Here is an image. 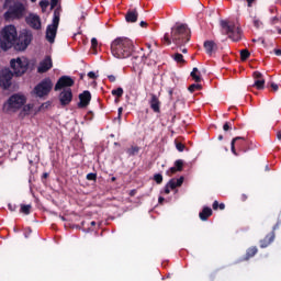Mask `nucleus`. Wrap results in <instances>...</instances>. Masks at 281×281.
I'll return each mask as SVG.
<instances>
[{
  "instance_id": "nucleus-44",
  "label": "nucleus",
  "mask_w": 281,
  "mask_h": 281,
  "mask_svg": "<svg viewBox=\"0 0 281 281\" xmlns=\"http://www.w3.org/2000/svg\"><path fill=\"white\" fill-rule=\"evenodd\" d=\"M252 78H255V80H262L263 79L260 71H255L252 74Z\"/></svg>"
},
{
  "instance_id": "nucleus-2",
  "label": "nucleus",
  "mask_w": 281,
  "mask_h": 281,
  "mask_svg": "<svg viewBox=\"0 0 281 281\" xmlns=\"http://www.w3.org/2000/svg\"><path fill=\"white\" fill-rule=\"evenodd\" d=\"M165 45H177L178 47H182L186 43H190V29L187 24H176L171 27V33H166L164 35Z\"/></svg>"
},
{
  "instance_id": "nucleus-62",
  "label": "nucleus",
  "mask_w": 281,
  "mask_h": 281,
  "mask_svg": "<svg viewBox=\"0 0 281 281\" xmlns=\"http://www.w3.org/2000/svg\"><path fill=\"white\" fill-rule=\"evenodd\" d=\"M122 111H123V109L119 108V117H122Z\"/></svg>"
},
{
  "instance_id": "nucleus-48",
  "label": "nucleus",
  "mask_w": 281,
  "mask_h": 281,
  "mask_svg": "<svg viewBox=\"0 0 281 281\" xmlns=\"http://www.w3.org/2000/svg\"><path fill=\"white\" fill-rule=\"evenodd\" d=\"M254 25H255V27H260V25H262V22H260V20H258V19H255Z\"/></svg>"
},
{
  "instance_id": "nucleus-35",
  "label": "nucleus",
  "mask_w": 281,
  "mask_h": 281,
  "mask_svg": "<svg viewBox=\"0 0 281 281\" xmlns=\"http://www.w3.org/2000/svg\"><path fill=\"white\" fill-rule=\"evenodd\" d=\"M238 138H233L232 143H231V150H232L233 155H235L236 157H238V153L236 151V140Z\"/></svg>"
},
{
  "instance_id": "nucleus-14",
  "label": "nucleus",
  "mask_w": 281,
  "mask_h": 281,
  "mask_svg": "<svg viewBox=\"0 0 281 281\" xmlns=\"http://www.w3.org/2000/svg\"><path fill=\"white\" fill-rule=\"evenodd\" d=\"M54 67V63L52 61V56H46L37 67V74H47L49 69Z\"/></svg>"
},
{
  "instance_id": "nucleus-54",
  "label": "nucleus",
  "mask_w": 281,
  "mask_h": 281,
  "mask_svg": "<svg viewBox=\"0 0 281 281\" xmlns=\"http://www.w3.org/2000/svg\"><path fill=\"white\" fill-rule=\"evenodd\" d=\"M170 187L168 184H166L165 187V194H170Z\"/></svg>"
},
{
  "instance_id": "nucleus-23",
  "label": "nucleus",
  "mask_w": 281,
  "mask_h": 281,
  "mask_svg": "<svg viewBox=\"0 0 281 281\" xmlns=\"http://www.w3.org/2000/svg\"><path fill=\"white\" fill-rule=\"evenodd\" d=\"M258 254V247L251 246L246 250V255L244 257V260H250V258H254Z\"/></svg>"
},
{
  "instance_id": "nucleus-47",
  "label": "nucleus",
  "mask_w": 281,
  "mask_h": 281,
  "mask_svg": "<svg viewBox=\"0 0 281 281\" xmlns=\"http://www.w3.org/2000/svg\"><path fill=\"white\" fill-rule=\"evenodd\" d=\"M88 78H90L91 80H95V78H98V76H95V72L90 71V72H88Z\"/></svg>"
},
{
  "instance_id": "nucleus-57",
  "label": "nucleus",
  "mask_w": 281,
  "mask_h": 281,
  "mask_svg": "<svg viewBox=\"0 0 281 281\" xmlns=\"http://www.w3.org/2000/svg\"><path fill=\"white\" fill-rule=\"evenodd\" d=\"M135 194H137V190L134 189L130 191V196H135Z\"/></svg>"
},
{
  "instance_id": "nucleus-16",
  "label": "nucleus",
  "mask_w": 281,
  "mask_h": 281,
  "mask_svg": "<svg viewBox=\"0 0 281 281\" xmlns=\"http://www.w3.org/2000/svg\"><path fill=\"white\" fill-rule=\"evenodd\" d=\"M149 106L154 113H161V101L157 94H150Z\"/></svg>"
},
{
  "instance_id": "nucleus-34",
  "label": "nucleus",
  "mask_w": 281,
  "mask_h": 281,
  "mask_svg": "<svg viewBox=\"0 0 281 281\" xmlns=\"http://www.w3.org/2000/svg\"><path fill=\"white\" fill-rule=\"evenodd\" d=\"M154 181L160 186V183H164V176L161 173L154 175Z\"/></svg>"
},
{
  "instance_id": "nucleus-9",
  "label": "nucleus",
  "mask_w": 281,
  "mask_h": 281,
  "mask_svg": "<svg viewBox=\"0 0 281 281\" xmlns=\"http://www.w3.org/2000/svg\"><path fill=\"white\" fill-rule=\"evenodd\" d=\"M221 25L223 30L226 32V34L228 35V38H232V41H234L235 43H237L238 41H240V38H243V30L240 29V26H236L234 22H228L223 20L221 22Z\"/></svg>"
},
{
  "instance_id": "nucleus-30",
  "label": "nucleus",
  "mask_w": 281,
  "mask_h": 281,
  "mask_svg": "<svg viewBox=\"0 0 281 281\" xmlns=\"http://www.w3.org/2000/svg\"><path fill=\"white\" fill-rule=\"evenodd\" d=\"M251 56V53H249L248 49H241L240 50V60L245 61Z\"/></svg>"
},
{
  "instance_id": "nucleus-11",
  "label": "nucleus",
  "mask_w": 281,
  "mask_h": 281,
  "mask_svg": "<svg viewBox=\"0 0 281 281\" xmlns=\"http://www.w3.org/2000/svg\"><path fill=\"white\" fill-rule=\"evenodd\" d=\"M280 226L281 220H278L276 225L272 227V232L266 235L265 238L259 241L261 249H267V247H269V245L276 240V232L277 229H280Z\"/></svg>"
},
{
  "instance_id": "nucleus-15",
  "label": "nucleus",
  "mask_w": 281,
  "mask_h": 281,
  "mask_svg": "<svg viewBox=\"0 0 281 281\" xmlns=\"http://www.w3.org/2000/svg\"><path fill=\"white\" fill-rule=\"evenodd\" d=\"M91 104V92L89 90L83 91L79 94V109H87V105Z\"/></svg>"
},
{
  "instance_id": "nucleus-58",
  "label": "nucleus",
  "mask_w": 281,
  "mask_h": 281,
  "mask_svg": "<svg viewBox=\"0 0 281 281\" xmlns=\"http://www.w3.org/2000/svg\"><path fill=\"white\" fill-rule=\"evenodd\" d=\"M165 201H166V199H165L164 196H159V198H158V203L161 204V203H164Z\"/></svg>"
},
{
  "instance_id": "nucleus-60",
  "label": "nucleus",
  "mask_w": 281,
  "mask_h": 281,
  "mask_svg": "<svg viewBox=\"0 0 281 281\" xmlns=\"http://www.w3.org/2000/svg\"><path fill=\"white\" fill-rule=\"evenodd\" d=\"M276 56H281V49H274Z\"/></svg>"
},
{
  "instance_id": "nucleus-55",
  "label": "nucleus",
  "mask_w": 281,
  "mask_h": 281,
  "mask_svg": "<svg viewBox=\"0 0 281 281\" xmlns=\"http://www.w3.org/2000/svg\"><path fill=\"white\" fill-rule=\"evenodd\" d=\"M247 199H248L247 194L244 193L240 195V201L245 202L247 201Z\"/></svg>"
},
{
  "instance_id": "nucleus-12",
  "label": "nucleus",
  "mask_w": 281,
  "mask_h": 281,
  "mask_svg": "<svg viewBox=\"0 0 281 281\" xmlns=\"http://www.w3.org/2000/svg\"><path fill=\"white\" fill-rule=\"evenodd\" d=\"M76 85V81L70 76H61L56 85H55V91H60L61 89H67L69 87H74Z\"/></svg>"
},
{
  "instance_id": "nucleus-13",
  "label": "nucleus",
  "mask_w": 281,
  "mask_h": 281,
  "mask_svg": "<svg viewBox=\"0 0 281 281\" xmlns=\"http://www.w3.org/2000/svg\"><path fill=\"white\" fill-rule=\"evenodd\" d=\"M72 100H74V92L70 90V88L64 89L59 93V103L61 106H69Z\"/></svg>"
},
{
  "instance_id": "nucleus-43",
  "label": "nucleus",
  "mask_w": 281,
  "mask_h": 281,
  "mask_svg": "<svg viewBox=\"0 0 281 281\" xmlns=\"http://www.w3.org/2000/svg\"><path fill=\"white\" fill-rule=\"evenodd\" d=\"M33 109H34V105L32 104L23 105L24 113H30Z\"/></svg>"
},
{
  "instance_id": "nucleus-45",
  "label": "nucleus",
  "mask_w": 281,
  "mask_h": 281,
  "mask_svg": "<svg viewBox=\"0 0 281 281\" xmlns=\"http://www.w3.org/2000/svg\"><path fill=\"white\" fill-rule=\"evenodd\" d=\"M151 55H153V50H150L148 55L143 54L142 57H140L142 63H146L148 60V58H150Z\"/></svg>"
},
{
  "instance_id": "nucleus-3",
  "label": "nucleus",
  "mask_w": 281,
  "mask_h": 281,
  "mask_svg": "<svg viewBox=\"0 0 281 281\" xmlns=\"http://www.w3.org/2000/svg\"><path fill=\"white\" fill-rule=\"evenodd\" d=\"M133 52H135V44L128 37H116L111 43L112 56H114V58H119V60L131 58V56H133Z\"/></svg>"
},
{
  "instance_id": "nucleus-42",
  "label": "nucleus",
  "mask_w": 281,
  "mask_h": 281,
  "mask_svg": "<svg viewBox=\"0 0 281 281\" xmlns=\"http://www.w3.org/2000/svg\"><path fill=\"white\" fill-rule=\"evenodd\" d=\"M176 172H179V170L177 169V167H171L169 168V170L167 171V175L169 177H172V175H176Z\"/></svg>"
},
{
  "instance_id": "nucleus-63",
  "label": "nucleus",
  "mask_w": 281,
  "mask_h": 281,
  "mask_svg": "<svg viewBox=\"0 0 281 281\" xmlns=\"http://www.w3.org/2000/svg\"><path fill=\"white\" fill-rule=\"evenodd\" d=\"M180 52H182V54H187L188 53V48H181Z\"/></svg>"
},
{
  "instance_id": "nucleus-32",
  "label": "nucleus",
  "mask_w": 281,
  "mask_h": 281,
  "mask_svg": "<svg viewBox=\"0 0 281 281\" xmlns=\"http://www.w3.org/2000/svg\"><path fill=\"white\" fill-rule=\"evenodd\" d=\"M91 49L93 50V54H98V38L95 37L91 38Z\"/></svg>"
},
{
  "instance_id": "nucleus-19",
  "label": "nucleus",
  "mask_w": 281,
  "mask_h": 281,
  "mask_svg": "<svg viewBox=\"0 0 281 281\" xmlns=\"http://www.w3.org/2000/svg\"><path fill=\"white\" fill-rule=\"evenodd\" d=\"M235 139V146H237L238 150H240V153H247V146H249L247 138L237 136Z\"/></svg>"
},
{
  "instance_id": "nucleus-6",
  "label": "nucleus",
  "mask_w": 281,
  "mask_h": 281,
  "mask_svg": "<svg viewBox=\"0 0 281 281\" xmlns=\"http://www.w3.org/2000/svg\"><path fill=\"white\" fill-rule=\"evenodd\" d=\"M33 40L34 35L32 34V31L24 30L16 36L13 47L16 52H25Z\"/></svg>"
},
{
  "instance_id": "nucleus-20",
  "label": "nucleus",
  "mask_w": 281,
  "mask_h": 281,
  "mask_svg": "<svg viewBox=\"0 0 281 281\" xmlns=\"http://www.w3.org/2000/svg\"><path fill=\"white\" fill-rule=\"evenodd\" d=\"M204 49H205L206 54L212 56V54H214V52H216V49H217L216 43H214V41L204 42Z\"/></svg>"
},
{
  "instance_id": "nucleus-41",
  "label": "nucleus",
  "mask_w": 281,
  "mask_h": 281,
  "mask_svg": "<svg viewBox=\"0 0 281 281\" xmlns=\"http://www.w3.org/2000/svg\"><path fill=\"white\" fill-rule=\"evenodd\" d=\"M176 148L179 150V153H183V150H186V145L182 143H176Z\"/></svg>"
},
{
  "instance_id": "nucleus-33",
  "label": "nucleus",
  "mask_w": 281,
  "mask_h": 281,
  "mask_svg": "<svg viewBox=\"0 0 281 281\" xmlns=\"http://www.w3.org/2000/svg\"><path fill=\"white\" fill-rule=\"evenodd\" d=\"M175 168L178 170V172H181L183 170V160L181 159L176 160Z\"/></svg>"
},
{
  "instance_id": "nucleus-53",
  "label": "nucleus",
  "mask_w": 281,
  "mask_h": 281,
  "mask_svg": "<svg viewBox=\"0 0 281 281\" xmlns=\"http://www.w3.org/2000/svg\"><path fill=\"white\" fill-rule=\"evenodd\" d=\"M271 89L273 90V91H278V89H279V87H278V83H271Z\"/></svg>"
},
{
  "instance_id": "nucleus-38",
  "label": "nucleus",
  "mask_w": 281,
  "mask_h": 281,
  "mask_svg": "<svg viewBox=\"0 0 281 281\" xmlns=\"http://www.w3.org/2000/svg\"><path fill=\"white\" fill-rule=\"evenodd\" d=\"M186 180V178L183 177V176H181L180 178H178V179H175V181H176V186L178 187V188H181L182 186H183V181Z\"/></svg>"
},
{
  "instance_id": "nucleus-59",
  "label": "nucleus",
  "mask_w": 281,
  "mask_h": 281,
  "mask_svg": "<svg viewBox=\"0 0 281 281\" xmlns=\"http://www.w3.org/2000/svg\"><path fill=\"white\" fill-rule=\"evenodd\" d=\"M48 178H49V173L44 172L43 176H42V179H48Z\"/></svg>"
},
{
  "instance_id": "nucleus-29",
  "label": "nucleus",
  "mask_w": 281,
  "mask_h": 281,
  "mask_svg": "<svg viewBox=\"0 0 281 281\" xmlns=\"http://www.w3.org/2000/svg\"><path fill=\"white\" fill-rule=\"evenodd\" d=\"M31 210H32V205H30V204H27V205L22 204L20 212L27 216L30 214Z\"/></svg>"
},
{
  "instance_id": "nucleus-26",
  "label": "nucleus",
  "mask_w": 281,
  "mask_h": 281,
  "mask_svg": "<svg viewBox=\"0 0 281 281\" xmlns=\"http://www.w3.org/2000/svg\"><path fill=\"white\" fill-rule=\"evenodd\" d=\"M127 155H130V157H135V155H137L139 153V147L138 146H132L131 148H128L126 150Z\"/></svg>"
},
{
  "instance_id": "nucleus-17",
  "label": "nucleus",
  "mask_w": 281,
  "mask_h": 281,
  "mask_svg": "<svg viewBox=\"0 0 281 281\" xmlns=\"http://www.w3.org/2000/svg\"><path fill=\"white\" fill-rule=\"evenodd\" d=\"M25 22L27 23V25H30V27H32L33 30H41L42 24H41V16L38 15H34V14H30V16H27L25 19Z\"/></svg>"
},
{
  "instance_id": "nucleus-49",
  "label": "nucleus",
  "mask_w": 281,
  "mask_h": 281,
  "mask_svg": "<svg viewBox=\"0 0 281 281\" xmlns=\"http://www.w3.org/2000/svg\"><path fill=\"white\" fill-rule=\"evenodd\" d=\"M8 207L10 210V212H16V205L10 203V204H8Z\"/></svg>"
},
{
  "instance_id": "nucleus-50",
  "label": "nucleus",
  "mask_w": 281,
  "mask_h": 281,
  "mask_svg": "<svg viewBox=\"0 0 281 281\" xmlns=\"http://www.w3.org/2000/svg\"><path fill=\"white\" fill-rule=\"evenodd\" d=\"M248 8H251V5H254V3H256V0H246Z\"/></svg>"
},
{
  "instance_id": "nucleus-4",
  "label": "nucleus",
  "mask_w": 281,
  "mask_h": 281,
  "mask_svg": "<svg viewBox=\"0 0 281 281\" xmlns=\"http://www.w3.org/2000/svg\"><path fill=\"white\" fill-rule=\"evenodd\" d=\"M25 102H27V98L24 94L14 93L3 103L2 111L8 115H12V113H16V111L23 109Z\"/></svg>"
},
{
  "instance_id": "nucleus-21",
  "label": "nucleus",
  "mask_w": 281,
  "mask_h": 281,
  "mask_svg": "<svg viewBox=\"0 0 281 281\" xmlns=\"http://www.w3.org/2000/svg\"><path fill=\"white\" fill-rule=\"evenodd\" d=\"M171 58L175 60V63H177V65H180V67H183V65L188 63L181 53H175L171 55Z\"/></svg>"
},
{
  "instance_id": "nucleus-10",
  "label": "nucleus",
  "mask_w": 281,
  "mask_h": 281,
  "mask_svg": "<svg viewBox=\"0 0 281 281\" xmlns=\"http://www.w3.org/2000/svg\"><path fill=\"white\" fill-rule=\"evenodd\" d=\"M52 89H54V82L49 77H46L34 87L33 93H35L36 98H45L52 93Z\"/></svg>"
},
{
  "instance_id": "nucleus-27",
  "label": "nucleus",
  "mask_w": 281,
  "mask_h": 281,
  "mask_svg": "<svg viewBox=\"0 0 281 281\" xmlns=\"http://www.w3.org/2000/svg\"><path fill=\"white\" fill-rule=\"evenodd\" d=\"M189 91L190 93H194V91H201V89H203V86L199 85V82L196 83H192L191 86H189Z\"/></svg>"
},
{
  "instance_id": "nucleus-5",
  "label": "nucleus",
  "mask_w": 281,
  "mask_h": 281,
  "mask_svg": "<svg viewBox=\"0 0 281 281\" xmlns=\"http://www.w3.org/2000/svg\"><path fill=\"white\" fill-rule=\"evenodd\" d=\"M16 26L14 25H7L3 27L1 31V36H2V49H12L14 46V43L16 42Z\"/></svg>"
},
{
  "instance_id": "nucleus-28",
  "label": "nucleus",
  "mask_w": 281,
  "mask_h": 281,
  "mask_svg": "<svg viewBox=\"0 0 281 281\" xmlns=\"http://www.w3.org/2000/svg\"><path fill=\"white\" fill-rule=\"evenodd\" d=\"M168 94H169L170 100H172V95H181V90H179L177 88H169Z\"/></svg>"
},
{
  "instance_id": "nucleus-52",
  "label": "nucleus",
  "mask_w": 281,
  "mask_h": 281,
  "mask_svg": "<svg viewBox=\"0 0 281 281\" xmlns=\"http://www.w3.org/2000/svg\"><path fill=\"white\" fill-rule=\"evenodd\" d=\"M218 207H220L218 201H214L213 202V210H218Z\"/></svg>"
},
{
  "instance_id": "nucleus-22",
  "label": "nucleus",
  "mask_w": 281,
  "mask_h": 281,
  "mask_svg": "<svg viewBox=\"0 0 281 281\" xmlns=\"http://www.w3.org/2000/svg\"><path fill=\"white\" fill-rule=\"evenodd\" d=\"M210 216H212V210L210 209V206H204L202 212H200L199 217L201 218V221H207Z\"/></svg>"
},
{
  "instance_id": "nucleus-18",
  "label": "nucleus",
  "mask_w": 281,
  "mask_h": 281,
  "mask_svg": "<svg viewBox=\"0 0 281 281\" xmlns=\"http://www.w3.org/2000/svg\"><path fill=\"white\" fill-rule=\"evenodd\" d=\"M138 16L139 13L137 12V9H130L125 14V21L126 23H137Z\"/></svg>"
},
{
  "instance_id": "nucleus-31",
  "label": "nucleus",
  "mask_w": 281,
  "mask_h": 281,
  "mask_svg": "<svg viewBox=\"0 0 281 281\" xmlns=\"http://www.w3.org/2000/svg\"><path fill=\"white\" fill-rule=\"evenodd\" d=\"M112 95H115L116 98H122L124 95V89L117 88L112 90Z\"/></svg>"
},
{
  "instance_id": "nucleus-37",
  "label": "nucleus",
  "mask_w": 281,
  "mask_h": 281,
  "mask_svg": "<svg viewBox=\"0 0 281 281\" xmlns=\"http://www.w3.org/2000/svg\"><path fill=\"white\" fill-rule=\"evenodd\" d=\"M40 7L42 8L43 12H45L47 8H49V1L47 0L40 1Z\"/></svg>"
},
{
  "instance_id": "nucleus-24",
  "label": "nucleus",
  "mask_w": 281,
  "mask_h": 281,
  "mask_svg": "<svg viewBox=\"0 0 281 281\" xmlns=\"http://www.w3.org/2000/svg\"><path fill=\"white\" fill-rule=\"evenodd\" d=\"M190 76L192 80H194V82H201V80H203V78L201 77V71L196 67L192 69Z\"/></svg>"
},
{
  "instance_id": "nucleus-61",
  "label": "nucleus",
  "mask_w": 281,
  "mask_h": 281,
  "mask_svg": "<svg viewBox=\"0 0 281 281\" xmlns=\"http://www.w3.org/2000/svg\"><path fill=\"white\" fill-rule=\"evenodd\" d=\"M218 210H225V203H220Z\"/></svg>"
},
{
  "instance_id": "nucleus-51",
  "label": "nucleus",
  "mask_w": 281,
  "mask_h": 281,
  "mask_svg": "<svg viewBox=\"0 0 281 281\" xmlns=\"http://www.w3.org/2000/svg\"><path fill=\"white\" fill-rule=\"evenodd\" d=\"M108 79L111 81V82H115L116 78L114 75H110L108 76Z\"/></svg>"
},
{
  "instance_id": "nucleus-7",
  "label": "nucleus",
  "mask_w": 281,
  "mask_h": 281,
  "mask_svg": "<svg viewBox=\"0 0 281 281\" xmlns=\"http://www.w3.org/2000/svg\"><path fill=\"white\" fill-rule=\"evenodd\" d=\"M58 25H60V8L54 10L53 22L46 27V41H48V43L56 41Z\"/></svg>"
},
{
  "instance_id": "nucleus-36",
  "label": "nucleus",
  "mask_w": 281,
  "mask_h": 281,
  "mask_svg": "<svg viewBox=\"0 0 281 281\" xmlns=\"http://www.w3.org/2000/svg\"><path fill=\"white\" fill-rule=\"evenodd\" d=\"M88 181H98V173L90 172L86 176Z\"/></svg>"
},
{
  "instance_id": "nucleus-39",
  "label": "nucleus",
  "mask_w": 281,
  "mask_h": 281,
  "mask_svg": "<svg viewBox=\"0 0 281 281\" xmlns=\"http://www.w3.org/2000/svg\"><path fill=\"white\" fill-rule=\"evenodd\" d=\"M167 186L170 187L171 190H175L176 188H178L175 178H172L171 180H169V182L167 183Z\"/></svg>"
},
{
  "instance_id": "nucleus-25",
  "label": "nucleus",
  "mask_w": 281,
  "mask_h": 281,
  "mask_svg": "<svg viewBox=\"0 0 281 281\" xmlns=\"http://www.w3.org/2000/svg\"><path fill=\"white\" fill-rule=\"evenodd\" d=\"M252 87L258 89V91H262V89H265V79H256Z\"/></svg>"
},
{
  "instance_id": "nucleus-46",
  "label": "nucleus",
  "mask_w": 281,
  "mask_h": 281,
  "mask_svg": "<svg viewBox=\"0 0 281 281\" xmlns=\"http://www.w3.org/2000/svg\"><path fill=\"white\" fill-rule=\"evenodd\" d=\"M58 5V0H50V10H54Z\"/></svg>"
},
{
  "instance_id": "nucleus-1",
  "label": "nucleus",
  "mask_w": 281,
  "mask_h": 281,
  "mask_svg": "<svg viewBox=\"0 0 281 281\" xmlns=\"http://www.w3.org/2000/svg\"><path fill=\"white\" fill-rule=\"evenodd\" d=\"M10 65L13 72L10 68L0 70V88L4 91H8V89L12 87V78H14V76L19 78L30 69V61H27V59H21V57L11 59Z\"/></svg>"
},
{
  "instance_id": "nucleus-40",
  "label": "nucleus",
  "mask_w": 281,
  "mask_h": 281,
  "mask_svg": "<svg viewBox=\"0 0 281 281\" xmlns=\"http://www.w3.org/2000/svg\"><path fill=\"white\" fill-rule=\"evenodd\" d=\"M223 131L227 133L228 131H232V122H226L223 125Z\"/></svg>"
},
{
  "instance_id": "nucleus-64",
  "label": "nucleus",
  "mask_w": 281,
  "mask_h": 281,
  "mask_svg": "<svg viewBox=\"0 0 281 281\" xmlns=\"http://www.w3.org/2000/svg\"><path fill=\"white\" fill-rule=\"evenodd\" d=\"M277 137H278V139H281V132L277 133Z\"/></svg>"
},
{
  "instance_id": "nucleus-56",
  "label": "nucleus",
  "mask_w": 281,
  "mask_h": 281,
  "mask_svg": "<svg viewBox=\"0 0 281 281\" xmlns=\"http://www.w3.org/2000/svg\"><path fill=\"white\" fill-rule=\"evenodd\" d=\"M139 25H140V27H148V23L145 22V21H142V22L139 23Z\"/></svg>"
},
{
  "instance_id": "nucleus-8",
  "label": "nucleus",
  "mask_w": 281,
  "mask_h": 281,
  "mask_svg": "<svg viewBox=\"0 0 281 281\" xmlns=\"http://www.w3.org/2000/svg\"><path fill=\"white\" fill-rule=\"evenodd\" d=\"M23 16H25V4L20 1L10 5L8 11L4 13L5 21H14L23 19Z\"/></svg>"
}]
</instances>
